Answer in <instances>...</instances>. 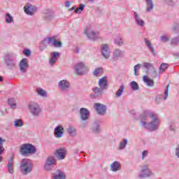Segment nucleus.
Segmentation results:
<instances>
[{"instance_id":"nucleus-39","label":"nucleus","mask_w":179,"mask_h":179,"mask_svg":"<svg viewBox=\"0 0 179 179\" xmlns=\"http://www.w3.org/2000/svg\"><path fill=\"white\" fill-rule=\"evenodd\" d=\"M14 127H15V128H20V127H23V121L20 119L16 120L14 122Z\"/></svg>"},{"instance_id":"nucleus-33","label":"nucleus","mask_w":179,"mask_h":179,"mask_svg":"<svg viewBox=\"0 0 179 179\" xmlns=\"http://www.w3.org/2000/svg\"><path fill=\"white\" fill-rule=\"evenodd\" d=\"M36 93H38L39 96H41V97H47V92L43 88H37Z\"/></svg>"},{"instance_id":"nucleus-53","label":"nucleus","mask_w":179,"mask_h":179,"mask_svg":"<svg viewBox=\"0 0 179 179\" xmlns=\"http://www.w3.org/2000/svg\"><path fill=\"white\" fill-rule=\"evenodd\" d=\"M162 99H163V95H160L159 96L156 98V102L157 103H160V100H162Z\"/></svg>"},{"instance_id":"nucleus-13","label":"nucleus","mask_w":179,"mask_h":179,"mask_svg":"<svg viewBox=\"0 0 179 179\" xmlns=\"http://www.w3.org/2000/svg\"><path fill=\"white\" fill-rule=\"evenodd\" d=\"M24 10L27 15H29V16H33L36 12H37V7L35 6L28 4L24 6Z\"/></svg>"},{"instance_id":"nucleus-44","label":"nucleus","mask_w":179,"mask_h":179,"mask_svg":"<svg viewBox=\"0 0 179 179\" xmlns=\"http://www.w3.org/2000/svg\"><path fill=\"white\" fill-rule=\"evenodd\" d=\"M171 44L172 45H178L179 44V36L176 37V38H173L171 40Z\"/></svg>"},{"instance_id":"nucleus-63","label":"nucleus","mask_w":179,"mask_h":179,"mask_svg":"<svg viewBox=\"0 0 179 179\" xmlns=\"http://www.w3.org/2000/svg\"><path fill=\"white\" fill-rule=\"evenodd\" d=\"M28 1H34V0H28Z\"/></svg>"},{"instance_id":"nucleus-27","label":"nucleus","mask_w":179,"mask_h":179,"mask_svg":"<svg viewBox=\"0 0 179 179\" xmlns=\"http://www.w3.org/2000/svg\"><path fill=\"white\" fill-rule=\"evenodd\" d=\"M92 131L93 134H100L101 129L100 128V122H94L92 127Z\"/></svg>"},{"instance_id":"nucleus-32","label":"nucleus","mask_w":179,"mask_h":179,"mask_svg":"<svg viewBox=\"0 0 179 179\" xmlns=\"http://www.w3.org/2000/svg\"><path fill=\"white\" fill-rule=\"evenodd\" d=\"M169 68V64L162 63L159 68V73H164V71Z\"/></svg>"},{"instance_id":"nucleus-35","label":"nucleus","mask_w":179,"mask_h":179,"mask_svg":"<svg viewBox=\"0 0 179 179\" xmlns=\"http://www.w3.org/2000/svg\"><path fill=\"white\" fill-rule=\"evenodd\" d=\"M124 89H125V86L122 85L115 93L116 97H121V96H122V93H124Z\"/></svg>"},{"instance_id":"nucleus-50","label":"nucleus","mask_w":179,"mask_h":179,"mask_svg":"<svg viewBox=\"0 0 179 179\" xmlns=\"http://www.w3.org/2000/svg\"><path fill=\"white\" fill-rule=\"evenodd\" d=\"M148 153H149V152H148V150H144V151L142 152V156H141L142 160H143V159H145V157H148Z\"/></svg>"},{"instance_id":"nucleus-17","label":"nucleus","mask_w":179,"mask_h":179,"mask_svg":"<svg viewBox=\"0 0 179 179\" xmlns=\"http://www.w3.org/2000/svg\"><path fill=\"white\" fill-rule=\"evenodd\" d=\"M80 117L83 121H87L90 117V112L85 108H81L80 109Z\"/></svg>"},{"instance_id":"nucleus-36","label":"nucleus","mask_w":179,"mask_h":179,"mask_svg":"<svg viewBox=\"0 0 179 179\" xmlns=\"http://www.w3.org/2000/svg\"><path fill=\"white\" fill-rule=\"evenodd\" d=\"M115 44H117V45H124V40L121 36H117L114 40Z\"/></svg>"},{"instance_id":"nucleus-37","label":"nucleus","mask_w":179,"mask_h":179,"mask_svg":"<svg viewBox=\"0 0 179 179\" xmlns=\"http://www.w3.org/2000/svg\"><path fill=\"white\" fill-rule=\"evenodd\" d=\"M8 172L13 174V159H10L8 163Z\"/></svg>"},{"instance_id":"nucleus-41","label":"nucleus","mask_w":179,"mask_h":179,"mask_svg":"<svg viewBox=\"0 0 179 179\" xmlns=\"http://www.w3.org/2000/svg\"><path fill=\"white\" fill-rule=\"evenodd\" d=\"M8 104L10 106L11 108H16V101H15V99L11 98L8 99Z\"/></svg>"},{"instance_id":"nucleus-7","label":"nucleus","mask_w":179,"mask_h":179,"mask_svg":"<svg viewBox=\"0 0 179 179\" xmlns=\"http://www.w3.org/2000/svg\"><path fill=\"white\" fill-rule=\"evenodd\" d=\"M152 176H155V173L149 169V165L145 164L141 166V169L138 173V178H148V177H152Z\"/></svg>"},{"instance_id":"nucleus-38","label":"nucleus","mask_w":179,"mask_h":179,"mask_svg":"<svg viewBox=\"0 0 179 179\" xmlns=\"http://www.w3.org/2000/svg\"><path fill=\"white\" fill-rule=\"evenodd\" d=\"M6 142V140L0 137V156L3 153L5 148H3V143Z\"/></svg>"},{"instance_id":"nucleus-14","label":"nucleus","mask_w":179,"mask_h":179,"mask_svg":"<svg viewBox=\"0 0 179 179\" xmlns=\"http://www.w3.org/2000/svg\"><path fill=\"white\" fill-rule=\"evenodd\" d=\"M55 155L58 160H64L66 157V150L65 148H59L55 150Z\"/></svg>"},{"instance_id":"nucleus-3","label":"nucleus","mask_w":179,"mask_h":179,"mask_svg":"<svg viewBox=\"0 0 179 179\" xmlns=\"http://www.w3.org/2000/svg\"><path fill=\"white\" fill-rule=\"evenodd\" d=\"M36 152H37V149L32 144L25 143L20 146V152L22 156H27V155H34Z\"/></svg>"},{"instance_id":"nucleus-54","label":"nucleus","mask_w":179,"mask_h":179,"mask_svg":"<svg viewBox=\"0 0 179 179\" xmlns=\"http://www.w3.org/2000/svg\"><path fill=\"white\" fill-rule=\"evenodd\" d=\"M71 3H72V1H66L65 3L66 8H69V6H71Z\"/></svg>"},{"instance_id":"nucleus-34","label":"nucleus","mask_w":179,"mask_h":179,"mask_svg":"<svg viewBox=\"0 0 179 179\" xmlns=\"http://www.w3.org/2000/svg\"><path fill=\"white\" fill-rule=\"evenodd\" d=\"M127 144H128V140H127V138H123L119 145L120 150H122V149H125V146H127Z\"/></svg>"},{"instance_id":"nucleus-21","label":"nucleus","mask_w":179,"mask_h":179,"mask_svg":"<svg viewBox=\"0 0 179 179\" xmlns=\"http://www.w3.org/2000/svg\"><path fill=\"white\" fill-rule=\"evenodd\" d=\"M99 86L103 90H107L108 89V81L107 80V77H103L99 80Z\"/></svg>"},{"instance_id":"nucleus-5","label":"nucleus","mask_w":179,"mask_h":179,"mask_svg":"<svg viewBox=\"0 0 179 179\" xmlns=\"http://www.w3.org/2000/svg\"><path fill=\"white\" fill-rule=\"evenodd\" d=\"M20 167L22 174H29L33 170V164L29 159H23Z\"/></svg>"},{"instance_id":"nucleus-2","label":"nucleus","mask_w":179,"mask_h":179,"mask_svg":"<svg viewBox=\"0 0 179 179\" xmlns=\"http://www.w3.org/2000/svg\"><path fill=\"white\" fill-rule=\"evenodd\" d=\"M4 64L7 69L13 70L16 68V55L13 53H7L4 56Z\"/></svg>"},{"instance_id":"nucleus-52","label":"nucleus","mask_w":179,"mask_h":179,"mask_svg":"<svg viewBox=\"0 0 179 179\" xmlns=\"http://www.w3.org/2000/svg\"><path fill=\"white\" fill-rule=\"evenodd\" d=\"M24 55H26V57H29V55H30V54H31V52H30V50L25 49L24 50Z\"/></svg>"},{"instance_id":"nucleus-57","label":"nucleus","mask_w":179,"mask_h":179,"mask_svg":"<svg viewBox=\"0 0 179 179\" xmlns=\"http://www.w3.org/2000/svg\"><path fill=\"white\" fill-rule=\"evenodd\" d=\"M75 52H76V54H78V52H79V48H76Z\"/></svg>"},{"instance_id":"nucleus-61","label":"nucleus","mask_w":179,"mask_h":179,"mask_svg":"<svg viewBox=\"0 0 179 179\" xmlns=\"http://www.w3.org/2000/svg\"><path fill=\"white\" fill-rule=\"evenodd\" d=\"M2 162V157H0V163Z\"/></svg>"},{"instance_id":"nucleus-59","label":"nucleus","mask_w":179,"mask_h":179,"mask_svg":"<svg viewBox=\"0 0 179 179\" xmlns=\"http://www.w3.org/2000/svg\"><path fill=\"white\" fill-rule=\"evenodd\" d=\"M131 114H133L134 115H135V110H131Z\"/></svg>"},{"instance_id":"nucleus-43","label":"nucleus","mask_w":179,"mask_h":179,"mask_svg":"<svg viewBox=\"0 0 179 179\" xmlns=\"http://www.w3.org/2000/svg\"><path fill=\"white\" fill-rule=\"evenodd\" d=\"M94 76H100L101 73H103V69L101 68H97L93 72Z\"/></svg>"},{"instance_id":"nucleus-22","label":"nucleus","mask_w":179,"mask_h":179,"mask_svg":"<svg viewBox=\"0 0 179 179\" xmlns=\"http://www.w3.org/2000/svg\"><path fill=\"white\" fill-rule=\"evenodd\" d=\"M55 138H62L64 136V127L59 125L55 128Z\"/></svg>"},{"instance_id":"nucleus-12","label":"nucleus","mask_w":179,"mask_h":179,"mask_svg":"<svg viewBox=\"0 0 179 179\" xmlns=\"http://www.w3.org/2000/svg\"><path fill=\"white\" fill-rule=\"evenodd\" d=\"M48 43L56 48H61V47H62V42L57 39V37L55 36L48 38Z\"/></svg>"},{"instance_id":"nucleus-20","label":"nucleus","mask_w":179,"mask_h":179,"mask_svg":"<svg viewBox=\"0 0 179 179\" xmlns=\"http://www.w3.org/2000/svg\"><path fill=\"white\" fill-rule=\"evenodd\" d=\"M52 179H66V176L65 175V173L61 170H56L52 173Z\"/></svg>"},{"instance_id":"nucleus-47","label":"nucleus","mask_w":179,"mask_h":179,"mask_svg":"<svg viewBox=\"0 0 179 179\" xmlns=\"http://www.w3.org/2000/svg\"><path fill=\"white\" fill-rule=\"evenodd\" d=\"M143 66L144 68H146V69H150V68H154L153 67V64L152 63H148V62H145L143 64Z\"/></svg>"},{"instance_id":"nucleus-28","label":"nucleus","mask_w":179,"mask_h":179,"mask_svg":"<svg viewBox=\"0 0 179 179\" xmlns=\"http://www.w3.org/2000/svg\"><path fill=\"white\" fill-rule=\"evenodd\" d=\"M143 80L148 86L152 87L155 85V81H153L152 79H149L148 76H144L143 77Z\"/></svg>"},{"instance_id":"nucleus-25","label":"nucleus","mask_w":179,"mask_h":179,"mask_svg":"<svg viewBox=\"0 0 179 179\" xmlns=\"http://www.w3.org/2000/svg\"><path fill=\"white\" fill-rule=\"evenodd\" d=\"M67 132L71 137H75L78 134V130L73 126H69L67 129Z\"/></svg>"},{"instance_id":"nucleus-23","label":"nucleus","mask_w":179,"mask_h":179,"mask_svg":"<svg viewBox=\"0 0 179 179\" xmlns=\"http://www.w3.org/2000/svg\"><path fill=\"white\" fill-rule=\"evenodd\" d=\"M134 19L138 26H140V27H143V26H145V22L143 21V20H142V18H141V17L139 16V15L137 14L136 12H134Z\"/></svg>"},{"instance_id":"nucleus-18","label":"nucleus","mask_w":179,"mask_h":179,"mask_svg":"<svg viewBox=\"0 0 179 179\" xmlns=\"http://www.w3.org/2000/svg\"><path fill=\"white\" fill-rule=\"evenodd\" d=\"M59 87L62 92H68L69 90V87H71V83H69L66 80H63L59 83Z\"/></svg>"},{"instance_id":"nucleus-11","label":"nucleus","mask_w":179,"mask_h":179,"mask_svg":"<svg viewBox=\"0 0 179 179\" xmlns=\"http://www.w3.org/2000/svg\"><path fill=\"white\" fill-rule=\"evenodd\" d=\"M19 69L21 73L27 72L29 69V59L27 58H24L20 62Z\"/></svg>"},{"instance_id":"nucleus-6","label":"nucleus","mask_w":179,"mask_h":179,"mask_svg":"<svg viewBox=\"0 0 179 179\" xmlns=\"http://www.w3.org/2000/svg\"><path fill=\"white\" fill-rule=\"evenodd\" d=\"M84 33L90 40L94 41L99 39V33L97 31H93L92 25H87L84 29Z\"/></svg>"},{"instance_id":"nucleus-48","label":"nucleus","mask_w":179,"mask_h":179,"mask_svg":"<svg viewBox=\"0 0 179 179\" xmlns=\"http://www.w3.org/2000/svg\"><path fill=\"white\" fill-rule=\"evenodd\" d=\"M83 9H85V6L80 4L79 8H76L75 13H79V10H83Z\"/></svg>"},{"instance_id":"nucleus-19","label":"nucleus","mask_w":179,"mask_h":179,"mask_svg":"<svg viewBox=\"0 0 179 179\" xmlns=\"http://www.w3.org/2000/svg\"><path fill=\"white\" fill-rule=\"evenodd\" d=\"M59 57H61V53L58 52H52L50 53V59L49 60L50 65H54V64L58 61Z\"/></svg>"},{"instance_id":"nucleus-31","label":"nucleus","mask_w":179,"mask_h":179,"mask_svg":"<svg viewBox=\"0 0 179 179\" xmlns=\"http://www.w3.org/2000/svg\"><path fill=\"white\" fill-rule=\"evenodd\" d=\"M153 1L152 0H146V12H150L153 9Z\"/></svg>"},{"instance_id":"nucleus-24","label":"nucleus","mask_w":179,"mask_h":179,"mask_svg":"<svg viewBox=\"0 0 179 179\" xmlns=\"http://www.w3.org/2000/svg\"><path fill=\"white\" fill-rule=\"evenodd\" d=\"M121 164L119 162H114L110 165V170L114 172L120 171Z\"/></svg>"},{"instance_id":"nucleus-30","label":"nucleus","mask_w":179,"mask_h":179,"mask_svg":"<svg viewBox=\"0 0 179 179\" xmlns=\"http://www.w3.org/2000/svg\"><path fill=\"white\" fill-rule=\"evenodd\" d=\"M93 92L95 93V94L99 97H101L103 96V89H101V87H95L92 89Z\"/></svg>"},{"instance_id":"nucleus-62","label":"nucleus","mask_w":179,"mask_h":179,"mask_svg":"<svg viewBox=\"0 0 179 179\" xmlns=\"http://www.w3.org/2000/svg\"><path fill=\"white\" fill-rule=\"evenodd\" d=\"M88 1H91V2H93V1H94V0H88Z\"/></svg>"},{"instance_id":"nucleus-60","label":"nucleus","mask_w":179,"mask_h":179,"mask_svg":"<svg viewBox=\"0 0 179 179\" xmlns=\"http://www.w3.org/2000/svg\"><path fill=\"white\" fill-rule=\"evenodd\" d=\"M3 80V79L2 78V77L0 76V82H2Z\"/></svg>"},{"instance_id":"nucleus-55","label":"nucleus","mask_w":179,"mask_h":179,"mask_svg":"<svg viewBox=\"0 0 179 179\" xmlns=\"http://www.w3.org/2000/svg\"><path fill=\"white\" fill-rule=\"evenodd\" d=\"M173 31H175V33L179 32V24L173 28Z\"/></svg>"},{"instance_id":"nucleus-26","label":"nucleus","mask_w":179,"mask_h":179,"mask_svg":"<svg viewBox=\"0 0 179 179\" xmlns=\"http://www.w3.org/2000/svg\"><path fill=\"white\" fill-rule=\"evenodd\" d=\"M113 57V58H124V51L120 49H115Z\"/></svg>"},{"instance_id":"nucleus-45","label":"nucleus","mask_w":179,"mask_h":179,"mask_svg":"<svg viewBox=\"0 0 179 179\" xmlns=\"http://www.w3.org/2000/svg\"><path fill=\"white\" fill-rule=\"evenodd\" d=\"M160 40L162 43H167L170 40V36L164 35L160 36Z\"/></svg>"},{"instance_id":"nucleus-1","label":"nucleus","mask_w":179,"mask_h":179,"mask_svg":"<svg viewBox=\"0 0 179 179\" xmlns=\"http://www.w3.org/2000/svg\"><path fill=\"white\" fill-rule=\"evenodd\" d=\"M141 122L143 128L148 131H156L159 129L160 125V120L157 114L145 110L141 116Z\"/></svg>"},{"instance_id":"nucleus-42","label":"nucleus","mask_w":179,"mask_h":179,"mask_svg":"<svg viewBox=\"0 0 179 179\" xmlns=\"http://www.w3.org/2000/svg\"><path fill=\"white\" fill-rule=\"evenodd\" d=\"M12 22H13V17H12V15H10V14L6 13V22L9 24V23H12Z\"/></svg>"},{"instance_id":"nucleus-29","label":"nucleus","mask_w":179,"mask_h":179,"mask_svg":"<svg viewBox=\"0 0 179 179\" xmlns=\"http://www.w3.org/2000/svg\"><path fill=\"white\" fill-rule=\"evenodd\" d=\"M145 45H147L150 50L152 55H156V52L155 51V48H153V45H152V43H150V41L148 40L147 38H145Z\"/></svg>"},{"instance_id":"nucleus-46","label":"nucleus","mask_w":179,"mask_h":179,"mask_svg":"<svg viewBox=\"0 0 179 179\" xmlns=\"http://www.w3.org/2000/svg\"><path fill=\"white\" fill-rule=\"evenodd\" d=\"M139 68H141V64H138L137 65H136L134 66V75H135V76H138V75H139V73L138 72V69H139Z\"/></svg>"},{"instance_id":"nucleus-51","label":"nucleus","mask_w":179,"mask_h":179,"mask_svg":"<svg viewBox=\"0 0 179 179\" xmlns=\"http://www.w3.org/2000/svg\"><path fill=\"white\" fill-rule=\"evenodd\" d=\"M169 131H171L172 132H176V125H174L173 124H171L169 126Z\"/></svg>"},{"instance_id":"nucleus-4","label":"nucleus","mask_w":179,"mask_h":179,"mask_svg":"<svg viewBox=\"0 0 179 179\" xmlns=\"http://www.w3.org/2000/svg\"><path fill=\"white\" fill-rule=\"evenodd\" d=\"M28 110L33 117H40L43 111L41 106L36 102H30L28 105Z\"/></svg>"},{"instance_id":"nucleus-10","label":"nucleus","mask_w":179,"mask_h":179,"mask_svg":"<svg viewBox=\"0 0 179 179\" xmlns=\"http://www.w3.org/2000/svg\"><path fill=\"white\" fill-rule=\"evenodd\" d=\"M94 108L96 111V114L99 115H104L106 114V111H107V106L100 103H94Z\"/></svg>"},{"instance_id":"nucleus-40","label":"nucleus","mask_w":179,"mask_h":179,"mask_svg":"<svg viewBox=\"0 0 179 179\" xmlns=\"http://www.w3.org/2000/svg\"><path fill=\"white\" fill-rule=\"evenodd\" d=\"M130 86L132 89V90H139V85H138V83L135 81H132L130 83Z\"/></svg>"},{"instance_id":"nucleus-16","label":"nucleus","mask_w":179,"mask_h":179,"mask_svg":"<svg viewBox=\"0 0 179 179\" xmlns=\"http://www.w3.org/2000/svg\"><path fill=\"white\" fill-rule=\"evenodd\" d=\"M44 13V20L46 22H51L54 20V12L51 9H46L43 11Z\"/></svg>"},{"instance_id":"nucleus-8","label":"nucleus","mask_w":179,"mask_h":179,"mask_svg":"<svg viewBox=\"0 0 179 179\" xmlns=\"http://www.w3.org/2000/svg\"><path fill=\"white\" fill-rule=\"evenodd\" d=\"M57 164V159L54 156H50L47 158L46 162L45 164V169L46 171H50L54 169V166Z\"/></svg>"},{"instance_id":"nucleus-15","label":"nucleus","mask_w":179,"mask_h":179,"mask_svg":"<svg viewBox=\"0 0 179 179\" xmlns=\"http://www.w3.org/2000/svg\"><path fill=\"white\" fill-rule=\"evenodd\" d=\"M101 51L103 58L106 59H108V58H110L111 52H110V48H108V45L103 44L101 47Z\"/></svg>"},{"instance_id":"nucleus-58","label":"nucleus","mask_w":179,"mask_h":179,"mask_svg":"<svg viewBox=\"0 0 179 179\" xmlns=\"http://www.w3.org/2000/svg\"><path fill=\"white\" fill-rule=\"evenodd\" d=\"M75 9H76V6H73L70 10L72 11V10H75Z\"/></svg>"},{"instance_id":"nucleus-49","label":"nucleus","mask_w":179,"mask_h":179,"mask_svg":"<svg viewBox=\"0 0 179 179\" xmlns=\"http://www.w3.org/2000/svg\"><path fill=\"white\" fill-rule=\"evenodd\" d=\"M167 97H169V85L166 87L165 90L164 100H167Z\"/></svg>"},{"instance_id":"nucleus-56","label":"nucleus","mask_w":179,"mask_h":179,"mask_svg":"<svg viewBox=\"0 0 179 179\" xmlns=\"http://www.w3.org/2000/svg\"><path fill=\"white\" fill-rule=\"evenodd\" d=\"M152 73L154 75V78H156V73H157V71H156V69H155V67H152Z\"/></svg>"},{"instance_id":"nucleus-9","label":"nucleus","mask_w":179,"mask_h":179,"mask_svg":"<svg viewBox=\"0 0 179 179\" xmlns=\"http://www.w3.org/2000/svg\"><path fill=\"white\" fill-rule=\"evenodd\" d=\"M75 71L77 75H85L87 73L89 69L83 62H79L76 65Z\"/></svg>"}]
</instances>
